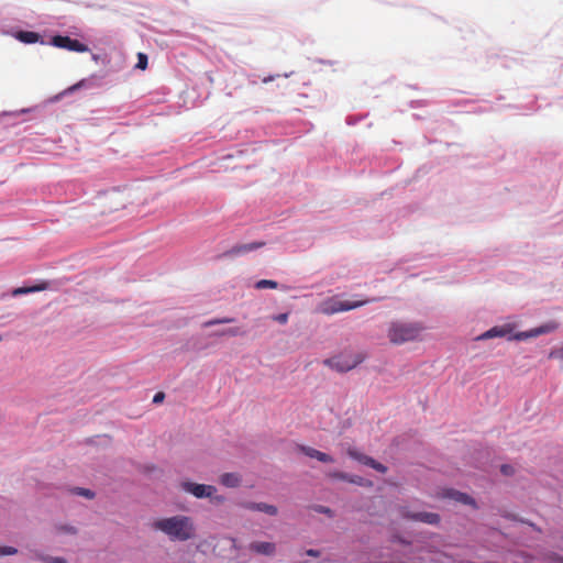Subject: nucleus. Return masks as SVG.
<instances>
[{"label":"nucleus","mask_w":563,"mask_h":563,"mask_svg":"<svg viewBox=\"0 0 563 563\" xmlns=\"http://www.w3.org/2000/svg\"><path fill=\"white\" fill-rule=\"evenodd\" d=\"M443 497L453 499L457 503L464 504V505H471L475 507V500L468 496L467 494L454 490V489H448L444 492Z\"/></svg>","instance_id":"nucleus-14"},{"label":"nucleus","mask_w":563,"mask_h":563,"mask_svg":"<svg viewBox=\"0 0 563 563\" xmlns=\"http://www.w3.org/2000/svg\"><path fill=\"white\" fill-rule=\"evenodd\" d=\"M220 483L227 487H236L240 484V477L235 473H224L220 476Z\"/></svg>","instance_id":"nucleus-18"},{"label":"nucleus","mask_w":563,"mask_h":563,"mask_svg":"<svg viewBox=\"0 0 563 563\" xmlns=\"http://www.w3.org/2000/svg\"><path fill=\"white\" fill-rule=\"evenodd\" d=\"M406 518L412 519L415 521H421L428 525H438L440 522V516L435 512H406L404 514Z\"/></svg>","instance_id":"nucleus-9"},{"label":"nucleus","mask_w":563,"mask_h":563,"mask_svg":"<svg viewBox=\"0 0 563 563\" xmlns=\"http://www.w3.org/2000/svg\"><path fill=\"white\" fill-rule=\"evenodd\" d=\"M265 245V242H253L247 244H239L233 246L225 255H240L261 249Z\"/></svg>","instance_id":"nucleus-12"},{"label":"nucleus","mask_w":563,"mask_h":563,"mask_svg":"<svg viewBox=\"0 0 563 563\" xmlns=\"http://www.w3.org/2000/svg\"><path fill=\"white\" fill-rule=\"evenodd\" d=\"M250 550L263 555H273L276 547L272 542L255 541L250 544Z\"/></svg>","instance_id":"nucleus-13"},{"label":"nucleus","mask_w":563,"mask_h":563,"mask_svg":"<svg viewBox=\"0 0 563 563\" xmlns=\"http://www.w3.org/2000/svg\"><path fill=\"white\" fill-rule=\"evenodd\" d=\"M181 488L196 498H208L213 497V494L217 493V488L213 485H205L192 482H183Z\"/></svg>","instance_id":"nucleus-5"},{"label":"nucleus","mask_w":563,"mask_h":563,"mask_svg":"<svg viewBox=\"0 0 563 563\" xmlns=\"http://www.w3.org/2000/svg\"><path fill=\"white\" fill-rule=\"evenodd\" d=\"M273 319L275 321L284 324L288 321V313H280V314L274 316Z\"/></svg>","instance_id":"nucleus-29"},{"label":"nucleus","mask_w":563,"mask_h":563,"mask_svg":"<svg viewBox=\"0 0 563 563\" xmlns=\"http://www.w3.org/2000/svg\"><path fill=\"white\" fill-rule=\"evenodd\" d=\"M299 451L301 453H303L305 455H307L311 459H316L322 463H333L334 462V460L331 455L323 453L317 449L310 448V446L300 445Z\"/></svg>","instance_id":"nucleus-10"},{"label":"nucleus","mask_w":563,"mask_h":563,"mask_svg":"<svg viewBox=\"0 0 563 563\" xmlns=\"http://www.w3.org/2000/svg\"><path fill=\"white\" fill-rule=\"evenodd\" d=\"M16 38L20 40L21 42L23 43H26V44H32V43H36L40 41L41 36L38 33L36 32H31V31H20L18 34H16Z\"/></svg>","instance_id":"nucleus-17"},{"label":"nucleus","mask_w":563,"mask_h":563,"mask_svg":"<svg viewBox=\"0 0 563 563\" xmlns=\"http://www.w3.org/2000/svg\"><path fill=\"white\" fill-rule=\"evenodd\" d=\"M423 327L417 322L393 321L387 329V338L394 345H401L420 338Z\"/></svg>","instance_id":"nucleus-2"},{"label":"nucleus","mask_w":563,"mask_h":563,"mask_svg":"<svg viewBox=\"0 0 563 563\" xmlns=\"http://www.w3.org/2000/svg\"><path fill=\"white\" fill-rule=\"evenodd\" d=\"M164 398H165V394L163 391H158V393H156L154 395L153 402L154 404H159V402H162L164 400Z\"/></svg>","instance_id":"nucleus-30"},{"label":"nucleus","mask_w":563,"mask_h":563,"mask_svg":"<svg viewBox=\"0 0 563 563\" xmlns=\"http://www.w3.org/2000/svg\"><path fill=\"white\" fill-rule=\"evenodd\" d=\"M233 321H234V319H232V318L213 319V320L207 321L205 323V327H210V325L220 324V323H231Z\"/></svg>","instance_id":"nucleus-23"},{"label":"nucleus","mask_w":563,"mask_h":563,"mask_svg":"<svg viewBox=\"0 0 563 563\" xmlns=\"http://www.w3.org/2000/svg\"><path fill=\"white\" fill-rule=\"evenodd\" d=\"M243 507L252 511H261L271 516L277 515V508L274 505L265 503H245Z\"/></svg>","instance_id":"nucleus-15"},{"label":"nucleus","mask_w":563,"mask_h":563,"mask_svg":"<svg viewBox=\"0 0 563 563\" xmlns=\"http://www.w3.org/2000/svg\"><path fill=\"white\" fill-rule=\"evenodd\" d=\"M514 330V325L512 324H504V325H497V327H493L492 329H489L488 331H486L485 333H483L479 339H492V338H503V336H506L508 334H510Z\"/></svg>","instance_id":"nucleus-11"},{"label":"nucleus","mask_w":563,"mask_h":563,"mask_svg":"<svg viewBox=\"0 0 563 563\" xmlns=\"http://www.w3.org/2000/svg\"><path fill=\"white\" fill-rule=\"evenodd\" d=\"M335 477H338L340 479L349 481V482L354 483V484L363 485V478L362 477H353L352 478V477H349L344 473H338V474H335Z\"/></svg>","instance_id":"nucleus-21"},{"label":"nucleus","mask_w":563,"mask_h":563,"mask_svg":"<svg viewBox=\"0 0 563 563\" xmlns=\"http://www.w3.org/2000/svg\"><path fill=\"white\" fill-rule=\"evenodd\" d=\"M136 68L145 70L147 68V55L144 53L137 54V64Z\"/></svg>","instance_id":"nucleus-20"},{"label":"nucleus","mask_w":563,"mask_h":563,"mask_svg":"<svg viewBox=\"0 0 563 563\" xmlns=\"http://www.w3.org/2000/svg\"><path fill=\"white\" fill-rule=\"evenodd\" d=\"M212 504L221 505L225 501V498L221 495L213 494V497H208Z\"/></svg>","instance_id":"nucleus-26"},{"label":"nucleus","mask_w":563,"mask_h":563,"mask_svg":"<svg viewBox=\"0 0 563 563\" xmlns=\"http://www.w3.org/2000/svg\"><path fill=\"white\" fill-rule=\"evenodd\" d=\"M2 340V336L0 335V341Z\"/></svg>","instance_id":"nucleus-33"},{"label":"nucleus","mask_w":563,"mask_h":563,"mask_svg":"<svg viewBox=\"0 0 563 563\" xmlns=\"http://www.w3.org/2000/svg\"><path fill=\"white\" fill-rule=\"evenodd\" d=\"M152 528L163 532L172 541H188L196 536L192 518L185 515L157 519L153 521Z\"/></svg>","instance_id":"nucleus-1"},{"label":"nucleus","mask_w":563,"mask_h":563,"mask_svg":"<svg viewBox=\"0 0 563 563\" xmlns=\"http://www.w3.org/2000/svg\"><path fill=\"white\" fill-rule=\"evenodd\" d=\"M372 300H357V301H343L336 297H331L323 300L318 306V311L323 314H334L342 311H349L358 307H362Z\"/></svg>","instance_id":"nucleus-4"},{"label":"nucleus","mask_w":563,"mask_h":563,"mask_svg":"<svg viewBox=\"0 0 563 563\" xmlns=\"http://www.w3.org/2000/svg\"><path fill=\"white\" fill-rule=\"evenodd\" d=\"M256 289H276L278 288V283L271 279H261L255 284Z\"/></svg>","instance_id":"nucleus-19"},{"label":"nucleus","mask_w":563,"mask_h":563,"mask_svg":"<svg viewBox=\"0 0 563 563\" xmlns=\"http://www.w3.org/2000/svg\"><path fill=\"white\" fill-rule=\"evenodd\" d=\"M306 554L309 556L318 558L320 555V552L317 550L310 549V550H307Z\"/></svg>","instance_id":"nucleus-32"},{"label":"nucleus","mask_w":563,"mask_h":563,"mask_svg":"<svg viewBox=\"0 0 563 563\" xmlns=\"http://www.w3.org/2000/svg\"><path fill=\"white\" fill-rule=\"evenodd\" d=\"M500 471L506 476H510L514 474V467L511 465H501Z\"/></svg>","instance_id":"nucleus-28"},{"label":"nucleus","mask_w":563,"mask_h":563,"mask_svg":"<svg viewBox=\"0 0 563 563\" xmlns=\"http://www.w3.org/2000/svg\"><path fill=\"white\" fill-rule=\"evenodd\" d=\"M219 335L236 336L240 334L239 328H230L218 333Z\"/></svg>","instance_id":"nucleus-25"},{"label":"nucleus","mask_w":563,"mask_h":563,"mask_svg":"<svg viewBox=\"0 0 563 563\" xmlns=\"http://www.w3.org/2000/svg\"><path fill=\"white\" fill-rule=\"evenodd\" d=\"M365 358L366 354L363 352L344 351L338 355L327 358L324 364L336 372L345 373L355 368Z\"/></svg>","instance_id":"nucleus-3"},{"label":"nucleus","mask_w":563,"mask_h":563,"mask_svg":"<svg viewBox=\"0 0 563 563\" xmlns=\"http://www.w3.org/2000/svg\"><path fill=\"white\" fill-rule=\"evenodd\" d=\"M556 327L554 324H544L529 331L518 332L514 336L509 338V340L523 341L530 338H536L544 333H549L553 331Z\"/></svg>","instance_id":"nucleus-7"},{"label":"nucleus","mask_w":563,"mask_h":563,"mask_svg":"<svg viewBox=\"0 0 563 563\" xmlns=\"http://www.w3.org/2000/svg\"><path fill=\"white\" fill-rule=\"evenodd\" d=\"M52 44L71 52L84 53L89 51L86 44H82L78 40L70 38L69 36L56 35L52 38Z\"/></svg>","instance_id":"nucleus-6"},{"label":"nucleus","mask_w":563,"mask_h":563,"mask_svg":"<svg viewBox=\"0 0 563 563\" xmlns=\"http://www.w3.org/2000/svg\"><path fill=\"white\" fill-rule=\"evenodd\" d=\"M48 288V283H41V284H37V285H34V286H31V287H19V288H15L12 290V296H20V295H25V294H30V292H36V291H42V290H46Z\"/></svg>","instance_id":"nucleus-16"},{"label":"nucleus","mask_w":563,"mask_h":563,"mask_svg":"<svg viewBox=\"0 0 563 563\" xmlns=\"http://www.w3.org/2000/svg\"><path fill=\"white\" fill-rule=\"evenodd\" d=\"M74 493L79 495V496H84L88 499H92L95 497V493L91 492L90 489H87V488H80V487H77L74 489Z\"/></svg>","instance_id":"nucleus-22"},{"label":"nucleus","mask_w":563,"mask_h":563,"mask_svg":"<svg viewBox=\"0 0 563 563\" xmlns=\"http://www.w3.org/2000/svg\"><path fill=\"white\" fill-rule=\"evenodd\" d=\"M45 561L49 562V563H67L65 559L63 558H47V559H44Z\"/></svg>","instance_id":"nucleus-31"},{"label":"nucleus","mask_w":563,"mask_h":563,"mask_svg":"<svg viewBox=\"0 0 563 563\" xmlns=\"http://www.w3.org/2000/svg\"><path fill=\"white\" fill-rule=\"evenodd\" d=\"M549 358H561L563 360V349L553 350L549 354Z\"/></svg>","instance_id":"nucleus-27"},{"label":"nucleus","mask_w":563,"mask_h":563,"mask_svg":"<svg viewBox=\"0 0 563 563\" xmlns=\"http://www.w3.org/2000/svg\"><path fill=\"white\" fill-rule=\"evenodd\" d=\"M18 550L13 547H0V556L16 554Z\"/></svg>","instance_id":"nucleus-24"},{"label":"nucleus","mask_w":563,"mask_h":563,"mask_svg":"<svg viewBox=\"0 0 563 563\" xmlns=\"http://www.w3.org/2000/svg\"><path fill=\"white\" fill-rule=\"evenodd\" d=\"M349 455L352 459L358 461L360 463L376 470L377 472H380V473H386L387 472V467L385 465H383L382 463L375 461L371 456L364 455V454L358 453V452H356L354 450H349Z\"/></svg>","instance_id":"nucleus-8"}]
</instances>
